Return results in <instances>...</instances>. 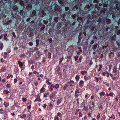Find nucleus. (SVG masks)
I'll return each mask as SVG.
<instances>
[{
	"label": "nucleus",
	"instance_id": "nucleus-1",
	"mask_svg": "<svg viewBox=\"0 0 120 120\" xmlns=\"http://www.w3.org/2000/svg\"><path fill=\"white\" fill-rule=\"evenodd\" d=\"M98 17H99L97 21L98 23L99 26H104L105 23H106L107 24H109L111 22V20L110 19L107 18L105 19L103 18V16L105 15H98Z\"/></svg>",
	"mask_w": 120,
	"mask_h": 120
},
{
	"label": "nucleus",
	"instance_id": "nucleus-2",
	"mask_svg": "<svg viewBox=\"0 0 120 120\" xmlns=\"http://www.w3.org/2000/svg\"><path fill=\"white\" fill-rule=\"evenodd\" d=\"M91 30H92L93 34H95L96 33V30L94 26H93L91 28Z\"/></svg>",
	"mask_w": 120,
	"mask_h": 120
},
{
	"label": "nucleus",
	"instance_id": "nucleus-3",
	"mask_svg": "<svg viewBox=\"0 0 120 120\" xmlns=\"http://www.w3.org/2000/svg\"><path fill=\"white\" fill-rule=\"evenodd\" d=\"M63 98H61L60 99H58L56 102V104L57 105H59L60 103L61 102Z\"/></svg>",
	"mask_w": 120,
	"mask_h": 120
},
{
	"label": "nucleus",
	"instance_id": "nucleus-4",
	"mask_svg": "<svg viewBox=\"0 0 120 120\" xmlns=\"http://www.w3.org/2000/svg\"><path fill=\"white\" fill-rule=\"evenodd\" d=\"M18 63L19 64V66L21 68H22V66L23 65V64L22 62H21L19 60L18 61Z\"/></svg>",
	"mask_w": 120,
	"mask_h": 120
},
{
	"label": "nucleus",
	"instance_id": "nucleus-5",
	"mask_svg": "<svg viewBox=\"0 0 120 120\" xmlns=\"http://www.w3.org/2000/svg\"><path fill=\"white\" fill-rule=\"evenodd\" d=\"M40 96L39 95L37 96V98L36 99L35 101H38L40 102L41 101V100L40 98Z\"/></svg>",
	"mask_w": 120,
	"mask_h": 120
},
{
	"label": "nucleus",
	"instance_id": "nucleus-6",
	"mask_svg": "<svg viewBox=\"0 0 120 120\" xmlns=\"http://www.w3.org/2000/svg\"><path fill=\"white\" fill-rule=\"evenodd\" d=\"M4 39L6 41H8L9 40L6 37L7 36V34H4Z\"/></svg>",
	"mask_w": 120,
	"mask_h": 120
},
{
	"label": "nucleus",
	"instance_id": "nucleus-7",
	"mask_svg": "<svg viewBox=\"0 0 120 120\" xmlns=\"http://www.w3.org/2000/svg\"><path fill=\"white\" fill-rule=\"evenodd\" d=\"M83 19V18L82 17H78L77 19V20L79 22H81L80 21H81Z\"/></svg>",
	"mask_w": 120,
	"mask_h": 120
},
{
	"label": "nucleus",
	"instance_id": "nucleus-8",
	"mask_svg": "<svg viewBox=\"0 0 120 120\" xmlns=\"http://www.w3.org/2000/svg\"><path fill=\"white\" fill-rule=\"evenodd\" d=\"M45 28V26L44 25H43L42 27L40 29V30L41 31H44V29Z\"/></svg>",
	"mask_w": 120,
	"mask_h": 120
},
{
	"label": "nucleus",
	"instance_id": "nucleus-9",
	"mask_svg": "<svg viewBox=\"0 0 120 120\" xmlns=\"http://www.w3.org/2000/svg\"><path fill=\"white\" fill-rule=\"evenodd\" d=\"M119 27L118 26H115L114 27V28H113V30L115 31V32L116 31H117V30L119 29Z\"/></svg>",
	"mask_w": 120,
	"mask_h": 120
},
{
	"label": "nucleus",
	"instance_id": "nucleus-10",
	"mask_svg": "<svg viewBox=\"0 0 120 120\" xmlns=\"http://www.w3.org/2000/svg\"><path fill=\"white\" fill-rule=\"evenodd\" d=\"M81 91V89H79L75 91V93L79 94L80 93Z\"/></svg>",
	"mask_w": 120,
	"mask_h": 120
},
{
	"label": "nucleus",
	"instance_id": "nucleus-11",
	"mask_svg": "<svg viewBox=\"0 0 120 120\" xmlns=\"http://www.w3.org/2000/svg\"><path fill=\"white\" fill-rule=\"evenodd\" d=\"M84 83V81L82 80H81L80 81L79 83V86L81 87L82 86V84Z\"/></svg>",
	"mask_w": 120,
	"mask_h": 120
},
{
	"label": "nucleus",
	"instance_id": "nucleus-12",
	"mask_svg": "<svg viewBox=\"0 0 120 120\" xmlns=\"http://www.w3.org/2000/svg\"><path fill=\"white\" fill-rule=\"evenodd\" d=\"M61 17L62 18L61 20L63 21H64V22L66 21V20L65 19L66 15H61Z\"/></svg>",
	"mask_w": 120,
	"mask_h": 120
},
{
	"label": "nucleus",
	"instance_id": "nucleus-13",
	"mask_svg": "<svg viewBox=\"0 0 120 120\" xmlns=\"http://www.w3.org/2000/svg\"><path fill=\"white\" fill-rule=\"evenodd\" d=\"M98 45V44L97 43L93 45V49H96L97 48Z\"/></svg>",
	"mask_w": 120,
	"mask_h": 120
},
{
	"label": "nucleus",
	"instance_id": "nucleus-14",
	"mask_svg": "<svg viewBox=\"0 0 120 120\" xmlns=\"http://www.w3.org/2000/svg\"><path fill=\"white\" fill-rule=\"evenodd\" d=\"M100 95L101 96V98L104 96L105 94V93L103 91L99 93Z\"/></svg>",
	"mask_w": 120,
	"mask_h": 120
},
{
	"label": "nucleus",
	"instance_id": "nucleus-15",
	"mask_svg": "<svg viewBox=\"0 0 120 120\" xmlns=\"http://www.w3.org/2000/svg\"><path fill=\"white\" fill-rule=\"evenodd\" d=\"M45 90V88L43 87L40 90V93H42L44 92Z\"/></svg>",
	"mask_w": 120,
	"mask_h": 120
},
{
	"label": "nucleus",
	"instance_id": "nucleus-16",
	"mask_svg": "<svg viewBox=\"0 0 120 120\" xmlns=\"http://www.w3.org/2000/svg\"><path fill=\"white\" fill-rule=\"evenodd\" d=\"M68 88V84H65V86H64L63 87V89L64 90H65L67 89Z\"/></svg>",
	"mask_w": 120,
	"mask_h": 120
},
{
	"label": "nucleus",
	"instance_id": "nucleus-17",
	"mask_svg": "<svg viewBox=\"0 0 120 120\" xmlns=\"http://www.w3.org/2000/svg\"><path fill=\"white\" fill-rule=\"evenodd\" d=\"M53 32V31L52 30V29L51 28H50L49 30V33L50 34H52V33Z\"/></svg>",
	"mask_w": 120,
	"mask_h": 120
},
{
	"label": "nucleus",
	"instance_id": "nucleus-18",
	"mask_svg": "<svg viewBox=\"0 0 120 120\" xmlns=\"http://www.w3.org/2000/svg\"><path fill=\"white\" fill-rule=\"evenodd\" d=\"M58 18H59L57 17L55 18L54 19V22H57Z\"/></svg>",
	"mask_w": 120,
	"mask_h": 120
},
{
	"label": "nucleus",
	"instance_id": "nucleus-19",
	"mask_svg": "<svg viewBox=\"0 0 120 120\" xmlns=\"http://www.w3.org/2000/svg\"><path fill=\"white\" fill-rule=\"evenodd\" d=\"M3 92L5 94H7L10 93V92L8 91V90H4Z\"/></svg>",
	"mask_w": 120,
	"mask_h": 120
},
{
	"label": "nucleus",
	"instance_id": "nucleus-20",
	"mask_svg": "<svg viewBox=\"0 0 120 120\" xmlns=\"http://www.w3.org/2000/svg\"><path fill=\"white\" fill-rule=\"evenodd\" d=\"M80 94L75 93V96L76 98H77L80 95Z\"/></svg>",
	"mask_w": 120,
	"mask_h": 120
},
{
	"label": "nucleus",
	"instance_id": "nucleus-21",
	"mask_svg": "<svg viewBox=\"0 0 120 120\" xmlns=\"http://www.w3.org/2000/svg\"><path fill=\"white\" fill-rule=\"evenodd\" d=\"M36 46H38L39 44V40L38 39H37L36 40Z\"/></svg>",
	"mask_w": 120,
	"mask_h": 120
},
{
	"label": "nucleus",
	"instance_id": "nucleus-22",
	"mask_svg": "<svg viewBox=\"0 0 120 120\" xmlns=\"http://www.w3.org/2000/svg\"><path fill=\"white\" fill-rule=\"evenodd\" d=\"M78 7H77V6L76 5L73 8V10H74V11L75 10H77L78 9Z\"/></svg>",
	"mask_w": 120,
	"mask_h": 120
},
{
	"label": "nucleus",
	"instance_id": "nucleus-23",
	"mask_svg": "<svg viewBox=\"0 0 120 120\" xmlns=\"http://www.w3.org/2000/svg\"><path fill=\"white\" fill-rule=\"evenodd\" d=\"M79 75H77L75 77V79L77 81H78L79 80Z\"/></svg>",
	"mask_w": 120,
	"mask_h": 120
},
{
	"label": "nucleus",
	"instance_id": "nucleus-24",
	"mask_svg": "<svg viewBox=\"0 0 120 120\" xmlns=\"http://www.w3.org/2000/svg\"><path fill=\"white\" fill-rule=\"evenodd\" d=\"M20 116H21L20 117L21 118H25V117L26 116V114H24L22 116L20 115Z\"/></svg>",
	"mask_w": 120,
	"mask_h": 120
},
{
	"label": "nucleus",
	"instance_id": "nucleus-25",
	"mask_svg": "<svg viewBox=\"0 0 120 120\" xmlns=\"http://www.w3.org/2000/svg\"><path fill=\"white\" fill-rule=\"evenodd\" d=\"M4 105H5V107H7L8 106L9 104H8L7 102H5L4 103Z\"/></svg>",
	"mask_w": 120,
	"mask_h": 120
},
{
	"label": "nucleus",
	"instance_id": "nucleus-26",
	"mask_svg": "<svg viewBox=\"0 0 120 120\" xmlns=\"http://www.w3.org/2000/svg\"><path fill=\"white\" fill-rule=\"evenodd\" d=\"M100 67L98 69V71H100L101 70L102 68V65L101 64H100L99 65Z\"/></svg>",
	"mask_w": 120,
	"mask_h": 120
},
{
	"label": "nucleus",
	"instance_id": "nucleus-27",
	"mask_svg": "<svg viewBox=\"0 0 120 120\" xmlns=\"http://www.w3.org/2000/svg\"><path fill=\"white\" fill-rule=\"evenodd\" d=\"M49 93L48 92L47 93H46L44 95V97L46 98L47 97V95H49Z\"/></svg>",
	"mask_w": 120,
	"mask_h": 120
},
{
	"label": "nucleus",
	"instance_id": "nucleus-28",
	"mask_svg": "<svg viewBox=\"0 0 120 120\" xmlns=\"http://www.w3.org/2000/svg\"><path fill=\"white\" fill-rule=\"evenodd\" d=\"M58 7H59V6H55V10L56 11H59V9L58 8H57Z\"/></svg>",
	"mask_w": 120,
	"mask_h": 120
},
{
	"label": "nucleus",
	"instance_id": "nucleus-29",
	"mask_svg": "<svg viewBox=\"0 0 120 120\" xmlns=\"http://www.w3.org/2000/svg\"><path fill=\"white\" fill-rule=\"evenodd\" d=\"M59 86L58 84H56L54 86V87L56 89L59 88Z\"/></svg>",
	"mask_w": 120,
	"mask_h": 120
},
{
	"label": "nucleus",
	"instance_id": "nucleus-30",
	"mask_svg": "<svg viewBox=\"0 0 120 120\" xmlns=\"http://www.w3.org/2000/svg\"><path fill=\"white\" fill-rule=\"evenodd\" d=\"M79 58V56H76L74 57L75 60H77Z\"/></svg>",
	"mask_w": 120,
	"mask_h": 120
},
{
	"label": "nucleus",
	"instance_id": "nucleus-31",
	"mask_svg": "<svg viewBox=\"0 0 120 120\" xmlns=\"http://www.w3.org/2000/svg\"><path fill=\"white\" fill-rule=\"evenodd\" d=\"M88 107H86L85 106H84L83 109L85 111H86L88 110Z\"/></svg>",
	"mask_w": 120,
	"mask_h": 120
},
{
	"label": "nucleus",
	"instance_id": "nucleus-32",
	"mask_svg": "<svg viewBox=\"0 0 120 120\" xmlns=\"http://www.w3.org/2000/svg\"><path fill=\"white\" fill-rule=\"evenodd\" d=\"M6 86L8 88H10L11 87V85L8 84Z\"/></svg>",
	"mask_w": 120,
	"mask_h": 120
},
{
	"label": "nucleus",
	"instance_id": "nucleus-33",
	"mask_svg": "<svg viewBox=\"0 0 120 120\" xmlns=\"http://www.w3.org/2000/svg\"><path fill=\"white\" fill-rule=\"evenodd\" d=\"M11 20H9L6 23L7 25H8L10 23H11Z\"/></svg>",
	"mask_w": 120,
	"mask_h": 120
},
{
	"label": "nucleus",
	"instance_id": "nucleus-34",
	"mask_svg": "<svg viewBox=\"0 0 120 120\" xmlns=\"http://www.w3.org/2000/svg\"><path fill=\"white\" fill-rule=\"evenodd\" d=\"M32 14L33 15H35L36 14V12L35 11L33 10L32 12Z\"/></svg>",
	"mask_w": 120,
	"mask_h": 120
},
{
	"label": "nucleus",
	"instance_id": "nucleus-35",
	"mask_svg": "<svg viewBox=\"0 0 120 120\" xmlns=\"http://www.w3.org/2000/svg\"><path fill=\"white\" fill-rule=\"evenodd\" d=\"M44 23L45 24H47L48 23V22L45 20H44L43 21Z\"/></svg>",
	"mask_w": 120,
	"mask_h": 120
},
{
	"label": "nucleus",
	"instance_id": "nucleus-36",
	"mask_svg": "<svg viewBox=\"0 0 120 120\" xmlns=\"http://www.w3.org/2000/svg\"><path fill=\"white\" fill-rule=\"evenodd\" d=\"M79 117H82V114L81 113V112H79Z\"/></svg>",
	"mask_w": 120,
	"mask_h": 120
},
{
	"label": "nucleus",
	"instance_id": "nucleus-37",
	"mask_svg": "<svg viewBox=\"0 0 120 120\" xmlns=\"http://www.w3.org/2000/svg\"><path fill=\"white\" fill-rule=\"evenodd\" d=\"M81 57H80L79 58V60L77 61V62L78 63H80L81 61Z\"/></svg>",
	"mask_w": 120,
	"mask_h": 120
},
{
	"label": "nucleus",
	"instance_id": "nucleus-38",
	"mask_svg": "<svg viewBox=\"0 0 120 120\" xmlns=\"http://www.w3.org/2000/svg\"><path fill=\"white\" fill-rule=\"evenodd\" d=\"M26 7H27L28 8L30 7L31 8H32V6L30 4L27 5L26 6Z\"/></svg>",
	"mask_w": 120,
	"mask_h": 120
},
{
	"label": "nucleus",
	"instance_id": "nucleus-39",
	"mask_svg": "<svg viewBox=\"0 0 120 120\" xmlns=\"http://www.w3.org/2000/svg\"><path fill=\"white\" fill-rule=\"evenodd\" d=\"M79 13H80L79 14V13L78 14H81V15H82L83 14L82 13V10H79Z\"/></svg>",
	"mask_w": 120,
	"mask_h": 120
},
{
	"label": "nucleus",
	"instance_id": "nucleus-40",
	"mask_svg": "<svg viewBox=\"0 0 120 120\" xmlns=\"http://www.w3.org/2000/svg\"><path fill=\"white\" fill-rule=\"evenodd\" d=\"M48 56H49V58H51V53L50 52H49V53H48Z\"/></svg>",
	"mask_w": 120,
	"mask_h": 120
},
{
	"label": "nucleus",
	"instance_id": "nucleus-41",
	"mask_svg": "<svg viewBox=\"0 0 120 120\" xmlns=\"http://www.w3.org/2000/svg\"><path fill=\"white\" fill-rule=\"evenodd\" d=\"M48 41H49L50 43H52V38H50V39H48Z\"/></svg>",
	"mask_w": 120,
	"mask_h": 120
},
{
	"label": "nucleus",
	"instance_id": "nucleus-42",
	"mask_svg": "<svg viewBox=\"0 0 120 120\" xmlns=\"http://www.w3.org/2000/svg\"><path fill=\"white\" fill-rule=\"evenodd\" d=\"M22 99L23 101L25 102L26 101V98H22Z\"/></svg>",
	"mask_w": 120,
	"mask_h": 120
},
{
	"label": "nucleus",
	"instance_id": "nucleus-43",
	"mask_svg": "<svg viewBox=\"0 0 120 120\" xmlns=\"http://www.w3.org/2000/svg\"><path fill=\"white\" fill-rule=\"evenodd\" d=\"M117 71V69H113L112 72L113 73H115Z\"/></svg>",
	"mask_w": 120,
	"mask_h": 120
},
{
	"label": "nucleus",
	"instance_id": "nucleus-44",
	"mask_svg": "<svg viewBox=\"0 0 120 120\" xmlns=\"http://www.w3.org/2000/svg\"><path fill=\"white\" fill-rule=\"evenodd\" d=\"M117 3H117V2L116 3V9L117 10H119L120 8L119 7H117L118 5H117Z\"/></svg>",
	"mask_w": 120,
	"mask_h": 120
},
{
	"label": "nucleus",
	"instance_id": "nucleus-45",
	"mask_svg": "<svg viewBox=\"0 0 120 120\" xmlns=\"http://www.w3.org/2000/svg\"><path fill=\"white\" fill-rule=\"evenodd\" d=\"M49 106L50 107L51 109H52V108H53L52 105V104L50 103Z\"/></svg>",
	"mask_w": 120,
	"mask_h": 120
},
{
	"label": "nucleus",
	"instance_id": "nucleus-46",
	"mask_svg": "<svg viewBox=\"0 0 120 120\" xmlns=\"http://www.w3.org/2000/svg\"><path fill=\"white\" fill-rule=\"evenodd\" d=\"M13 9H14L15 11H17L18 10V8H17L13 7Z\"/></svg>",
	"mask_w": 120,
	"mask_h": 120
},
{
	"label": "nucleus",
	"instance_id": "nucleus-47",
	"mask_svg": "<svg viewBox=\"0 0 120 120\" xmlns=\"http://www.w3.org/2000/svg\"><path fill=\"white\" fill-rule=\"evenodd\" d=\"M12 34L15 38H16V35H15V33L14 32H13Z\"/></svg>",
	"mask_w": 120,
	"mask_h": 120
},
{
	"label": "nucleus",
	"instance_id": "nucleus-48",
	"mask_svg": "<svg viewBox=\"0 0 120 120\" xmlns=\"http://www.w3.org/2000/svg\"><path fill=\"white\" fill-rule=\"evenodd\" d=\"M57 115L58 116H62V115L61 113L60 112H59L57 114Z\"/></svg>",
	"mask_w": 120,
	"mask_h": 120
},
{
	"label": "nucleus",
	"instance_id": "nucleus-49",
	"mask_svg": "<svg viewBox=\"0 0 120 120\" xmlns=\"http://www.w3.org/2000/svg\"><path fill=\"white\" fill-rule=\"evenodd\" d=\"M78 42L77 43L78 44H79V43L80 42V40H81L80 38V37H78Z\"/></svg>",
	"mask_w": 120,
	"mask_h": 120
},
{
	"label": "nucleus",
	"instance_id": "nucleus-50",
	"mask_svg": "<svg viewBox=\"0 0 120 120\" xmlns=\"http://www.w3.org/2000/svg\"><path fill=\"white\" fill-rule=\"evenodd\" d=\"M59 2L60 4H62L63 3V0H60L59 1Z\"/></svg>",
	"mask_w": 120,
	"mask_h": 120
},
{
	"label": "nucleus",
	"instance_id": "nucleus-51",
	"mask_svg": "<svg viewBox=\"0 0 120 120\" xmlns=\"http://www.w3.org/2000/svg\"><path fill=\"white\" fill-rule=\"evenodd\" d=\"M15 70L16 71V72H17L19 71V69L17 67H16L15 68Z\"/></svg>",
	"mask_w": 120,
	"mask_h": 120
},
{
	"label": "nucleus",
	"instance_id": "nucleus-52",
	"mask_svg": "<svg viewBox=\"0 0 120 120\" xmlns=\"http://www.w3.org/2000/svg\"><path fill=\"white\" fill-rule=\"evenodd\" d=\"M30 46H32L33 45V43L32 42H29L28 44Z\"/></svg>",
	"mask_w": 120,
	"mask_h": 120
},
{
	"label": "nucleus",
	"instance_id": "nucleus-53",
	"mask_svg": "<svg viewBox=\"0 0 120 120\" xmlns=\"http://www.w3.org/2000/svg\"><path fill=\"white\" fill-rule=\"evenodd\" d=\"M31 105H29V106H28L27 107V108L28 109H30L31 108Z\"/></svg>",
	"mask_w": 120,
	"mask_h": 120
},
{
	"label": "nucleus",
	"instance_id": "nucleus-54",
	"mask_svg": "<svg viewBox=\"0 0 120 120\" xmlns=\"http://www.w3.org/2000/svg\"><path fill=\"white\" fill-rule=\"evenodd\" d=\"M117 34L118 35L120 34V29L117 32Z\"/></svg>",
	"mask_w": 120,
	"mask_h": 120
},
{
	"label": "nucleus",
	"instance_id": "nucleus-55",
	"mask_svg": "<svg viewBox=\"0 0 120 120\" xmlns=\"http://www.w3.org/2000/svg\"><path fill=\"white\" fill-rule=\"evenodd\" d=\"M69 83H74V82L73 80H70L69 82Z\"/></svg>",
	"mask_w": 120,
	"mask_h": 120
},
{
	"label": "nucleus",
	"instance_id": "nucleus-56",
	"mask_svg": "<svg viewBox=\"0 0 120 120\" xmlns=\"http://www.w3.org/2000/svg\"><path fill=\"white\" fill-rule=\"evenodd\" d=\"M94 42V41L93 40H92L90 43V44H93Z\"/></svg>",
	"mask_w": 120,
	"mask_h": 120
},
{
	"label": "nucleus",
	"instance_id": "nucleus-57",
	"mask_svg": "<svg viewBox=\"0 0 120 120\" xmlns=\"http://www.w3.org/2000/svg\"><path fill=\"white\" fill-rule=\"evenodd\" d=\"M110 96H113V93L112 92L110 93L109 94Z\"/></svg>",
	"mask_w": 120,
	"mask_h": 120
},
{
	"label": "nucleus",
	"instance_id": "nucleus-58",
	"mask_svg": "<svg viewBox=\"0 0 120 120\" xmlns=\"http://www.w3.org/2000/svg\"><path fill=\"white\" fill-rule=\"evenodd\" d=\"M69 8L68 7H66L65 8V10L66 11H67L68 10Z\"/></svg>",
	"mask_w": 120,
	"mask_h": 120
},
{
	"label": "nucleus",
	"instance_id": "nucleus-59",
	"mask_svg": "<svg viewBox=\"0 0 120 120\" xmlns=\"http://www.w3.org/2000/svg\"><path fill=\"white\" fill-rule=\"evenodd\" d=\"M114 116L113 114H112V116H108L109 117V118L110 119L112 118H113V116Z\"/></svg>",
	"mask_w": 120,
	"mask_h": 120
},
{
	"label": "nucleus",
	"instance_id": "nucleus-60",
	"mask_svg": "<svg viewBox=\"0 0 120 120\" xmlns=\"http://www.w3.org/2000/svg\"><path fill=\"white\" fill-rule=\"evenodd\" d=\"M20 4H21V5H23V4H24V3H23V2L22 1H20Z\"/></svg>",
	"mask_w": 120,
	"mask_h": 120
},
{
	"label": "nucleus",
	"instance_id": "nucleus-61",
	"mask_svg": "<svg viewBox=\"0 0 120 120\" xmlns=\"http://www.w3.org/2000/svg\"><path fill=\"white\" fill-rule=\"evenodd\" d=\"M84 79L86 80L88 79V78L86 77V76H85L84 77Z\"/></svg>",
	"mask_w": 120,
	"mask_h": 120
},
{
	"label": "nucleus",
	"instance_id": "nucleus-62",
	"mask_svg": "<svg viewBox=\"0 0 120 120\" xmlns=\"http://www.w3.org/2000/svg\"><path fill=\"white\" fill-rule=\"evenodd\" d=\"M93 64V63L92 62V61L91 60L90 61V63L89 64H90V65H92Z\"/></svg>",
	"mask_w": 120,
	"mask_h": 120
},
{
	"label": "nucleus",
	"instance_id": "nucleus-63",
	"mask_svg": "<svg viewBox=\"0 0 120 120\" xmlns=\"http://www.w3.org/2000/svg\"><path fill=\"white\" fill-rule=\"evenodd\" d=\"M45 61V58H44L42 60V62L44 63Z\"/></svg>",
	"mask_w": 120,
	"mask_h": 120
},
{
	"label": "nucleus",
	"instance_id": "nucleus-64",
	"mask_svg": "<svg viewBox=\"0 0 120 120\" xmlns=\"http://www.w3.org/2000/svg\"><path fill=\"white\" fill-rule=\"evenodd\" d=\"M17 80L16 79H14V83H15L17 82Z\"/></svg>",
	"mask_w": 120,
	"mask_h": 120
}]
</instances>
